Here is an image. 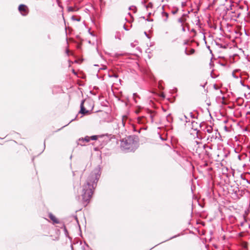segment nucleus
<instances>
[{
	"label": "nucleus",
	"mask_w": 250,
	"mask_h": 250,
	"mask_svg": "<svg viewBox=\"0 0 250 250\" xmlns=\"http://www.w3.org/2000/svg\"><path fill=\"white\" fill-rule=\"evenodd\" d=\"M196 21H197V22H199V20H197Z\"/></svg>",
	"instance_id": "obj_24"
},
{
	"label": "nucleus",
	"mask_w": 250,
	"mask_h": 250,
	"mask_svg": "<svg viewBox=\"0 0 250 250\" xmlns=\"http://www.w3.org/2000/svg\"><path fill=\"white\" fill-rule=\"evenodd\" d=\"M68 52H69L68 50H66V53H67V54H68Z\"/></svg>",
	"instance_id": "obj_23"
},
{
	"label": "nucleus",
	"mask_w": 250,
	"mask_h": 250,
	"mask_svg": "<svg viewBox=\"0 0 250 250\" xmlns=\"http://www.w3.org/2000/svg\"><path fill=\"white\" fill-rule=\"evenodd\" d=\"M124 118H126V117L125 116H124L123 117V118H122V124H123V125H125V123H124Z\"/></svg>",
	"instance_id": "obj_21"
},
{
	"label": "nucleus",
	"mask_w": 250,
	"mask_h": 250,
	"mask_svg": "<svg viewBox=\"0 0 250 250\" xmlns=\"http://www.w3.org/2000/svg\"><path fill=\"white\" fill-rule=\"evenodd\" d=\"M232 76L233 78H235V79H238L239 77H240V75H235V72L233 71L232 73Z\"/></svg>",
	"instance_id": "obj_17"
},
{
	"label": "nucleus",
	"mask_w": 250,
	"mask_h": 250,
	"mask_svg": "<svg viewBox=\"0 0 250 250\" xmlns=\"http://www.w3.org/2000/svg\"><path fill=\"white\" fill-rule=\"evenodd\" d=\"M90 137H88V136H86L84 138H81L79 139V142H80V144L82 146H83L84 145V144H82L81 143V142H82V143H83L84 142H85L86 143L87 142H89V141H90Z\"/></svg>",
	"instance_id": "obj_7"
},
{
	"label": "nucleus",
	"mask_w": 250,
	"mask_h": 250,
	"mask_svg": "<svg viewBox=\"0 0 250 250\" xmlns=\"http://www.w3.org/2000/svg\"><path fill=\"white\" fill-rule=\"evenodd\" d=\"M143 117H139L138 118V121L139 123H143V121H142L143 119Z\"/></svg>",
	"instance_id": "obj_19"
},
{
	"label": "nucleus",
	"mask_w": 250,
	"mask_h": 250,
	"mask_svg": "<svg viewBox=\"0 0 250 250\" xmlns=\"http://www.w3.org/2000/svg\"><path fill=\"white\" fill-rule=\"evenodd\" d=\"M124 27L125 30H127V29L126 28V27L125 25L124 26Z\"/></svg>",
	"instance_id": "obj_22"
},
{
	"label": "nucleus",
	"mask_w": 250,
	"mask_h": 250,
	"mask_svg": "<svg viewBox=\"0 0 250 250\" xmlns=\"http://www.w3.org/2000/svg\"><path fill=\"white\" fill-rule=\"evenodd\" d=\"M90 140H96L98 139V136L97 135H93L90 137Z\"/></svg>",
	"instance_id": "obj_18"
},
{
	"label": "nucleus",
	"mask_w": 250,
	"mask_h": 250,
	"mask_svg": "<svg viewBox=\"0 0 250 250\" xmlns=\"http://www.w3.org/2000/svg\"><path fill=\"white\" fill-rule=\"evenodd\" d=\"M131 46H134L133 43L131 44Z\"/></svg>",
	"instance_id": "obj_25"
},
{
	"label": "nucleus",
	"mask_w": 250,
	"mask_h": 250,
	"mask_svg": "<svg viewBox=\"0 0 250 250\" xmlns=\"http://www.w3.org/2000/svg\"><path fill=\"white\" fill-rule=\"evenodd\" d=\"M178 22L181 24V26L182 27V30L183 31V32H185L186 31V29H185V28L184 27V25H183V20L182 19V18H179L178 19Z\"/></svg>",
	"instance_id": "obj_10"
},
{
	"label": "nucleus",
	"mask_w": 250,
	"mask_h": 250,
	"mask_svg": "<svg viewBox=\"0 0 250 250\" xmlns=\"http://www.w3.org/2000/svg\"><path fill=\"white\" fill-rule=\"evenodd\" d=\"M81 110L80 112L84 114L89 112L93 107L92 101L90 99H85L82 101L81 104Z\"/></svg>",
	"instance_id": "obj_3"
},
{
	"label": "nucleus",
	"mask_w": 250,
	"mask_h": 250,
	"mask_svg": "<svg viewBox=\"0 0 250 250\" xmlns=\"http://www.w3.org/2000/svg\"><path fill=\"white\" fill-rule=\"evenodd\" d=\"M67 11L68 12H73L75 11L74 8L73 7L69 6L67 7Z\"/></svg>",
	"instance_id": "obj_16"
},
{
	"label": "nucleus",
	"mask_w": 250,
	"mask_h": 250,
	"mask_svg": "<svg viewBox=\"0 0 250 250\" xmlns=\"http://www.w3.org/2000/svg\"><path fill=\"white\" fill-rule=\"evenodd\" d=\"M109 77H115L116 78H117L118 76L117 74H114L113 75H109Z\"/></svg>",
	"instance_id": "obj_20"
},
{
	"label": "nucleus",
	"mask_w": 250,
	"mask_h": 250,
	"mask_svg": "<svg viewBox=\"0 0 250 250\" xmlns=\"http://www.w3.org/2000/svg\"><path fill=\"white\" fill-rule=\"evenodd\" d=\"M82 250H91L87 245L85 244L81 248Z\"/></svg>",
	"instance_id": "obj_14"
},
{
	"label": "nucleus",
	"mask_w": 250,
	"mask_h": 250,
	"mask_svg": "<svg viewBox=\"0 0 250 250\" xmlns=\"http://www.w3.org/2000/svg\"><path fill=\"white\" fill-rule=\"evenodd\" d=\"M19 10L23 16L27 15L28 13L27 7L24 4H21L19 6Z\"/></svg>",
	"instance_id": "obj_6"
},
{
	"label": "nucleus",
	"mask_w": 250,
	"mask_h": 250,
	"mask_svg": "<svg viewBox=\"0 0 250 250\" xmlns=\"http://www.w3.org/2000/svg\"><path fill=\"white\" fill-rule=\"evenodd\" d=\"M138 146V139L134 136H129L121 142V149L126 152L134 151Z\"/></svg>",
	"instance_id": "obj_2"
},
{
	"label": "nucleus",
	"mask_w": 250,
	"mask_h": 250,
	"mask_svg": "<svg viewBox=\"0 0 250 250\" xmlns=\"http://www.w3.org/2000/svg\"><path fill=\"white\" fill-rule=\"evenodd\" d=\"M155 114L154 113H153V112H151L150 113H149V117L151 120V123H153L154 122V117L155 116Z\"/></svg>",
	"instance_id": "obj_12"
},
{
	"label": "nucleus",
	"mask_w": 250,
	"mask_h": 250,
	"mask_svg": "<svg viewBox=\"0 0 250 250\" xmlns=\"http://www.w3.org/2000/svg\"><path fill=\"white\" fill-rule=\"evenodd\" d=\"M49 218L53 221L54 224H58L59 223V221L57 219V218L52 213H49Z\"/></svg>",
	"instance_id": "obj_8"
},
{
	"label": "nucleus",
	"mask_w": 250,
	"mask_h": 250,
	"mask_svg": "<svg viewBox=\"0 0 250 250\" xmlns=\"http://www.w3.org/2000/svg\"><path fill=\"white\" fill-rule=\"evenodd\" d=\"M101 173V168L98 166L91 172L87 178L86 184L83 187V202L85 205L89 203L92 197Z\"/></svg>",
	"instance_id": "obj_1"
},
{
	"label": "nucleus",
	"mask_w": 250,
	"mask_h": 250,
	"mask_svg": "<svg viewBox=\"0 0 250 250\" xmlns=\"http://www.w3.org/2000/svg\"><path fill=\"white\" fill-rule=\"evenodd\" d=\"M71 19L73 21H81V18H77V17H76L74 16H72Z\"/></svg>",
	"instance_id": "obj_15"
},
{
	"label": "nucleus",
	"mask_w": 250,
	"mask_h": 250,
	"mask_svg": "<svg viewBox=\"0 0 250 250\" xmlns=\"http://www.w3.org/2000/svg\"><path fill=\"white\" fill-rule=\"evenodd\" d=\"M218 134L219 133L217 130H214L213 133L210 134V135L207 137V140L208 143H209L215 140L217 138V134Z\"/></svg>",
	"instance_id": "obj_5"
},
{
	"label": "nucleus",
	"mask_w": 250,
	"mask_h": 250,
	"mask_svg": "<svg viewBox=\"0 0 250 250\" xmlns=\"http://www.w3.org/2000/svg\"><path fill=\"white\" fill-rule=\"evenodd\" d=\"M162 16L164 21H166L168 18V14L165 12L162 13Z\"/></svg>",
	"instance_id": "obj_9"
},
{
	"label": "nucleus",
	"mask_w": 250,
	"mask_h": 250,
	"mask_svg": "<svg viewBox=\"0 0 250 250\" xmlns=\"http://www.w3.org/2000/svg\"><path fill=\"white\" fill-rule=\"evenodd\" d=\"M195 52V50L193 48L190 49L189 52H187V50H185V53L187 55L193 54Z\"/></svg>",
	"instance_id": "obj_13"
},
{
	"label": "nucleus",
	"mask_w": 250,
	"mask_h": 250,
	"mask_svg": "<svg viewBox=\"0 0 250 250\" xmlns=\"http://www.w3.org/2000/svg\"><path fill=\"white\" fill-rule=\"evenodd\" d=\"M196 145L194 146L195 148L196 149V152L198 153H202V151L205 149L207 146L206 144H203L201 142L196 141Z\"/></svg>",
	"instance_id": "obj_4"
},
{
	"label": "nucleus",
	"mask_w": 250,
	"mask_h": 250,
	"mask_svg": "<svg viewBox=\"0 0 250 250\" xmlns=\"http://www.w3.org/2000/svg\"><path fill=\"white\" fill-rule=\"evenodd\" d=\"M209 134H211L213 133L214 130H213V128L211 126H208L206 127V131Z\"/></svg>",
	"instance_id": "obj_11"
}]
</instances>
